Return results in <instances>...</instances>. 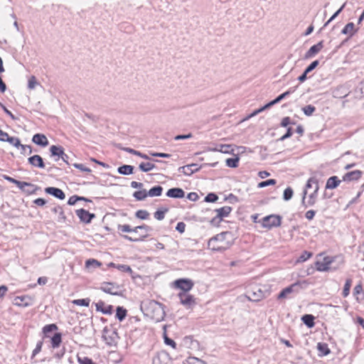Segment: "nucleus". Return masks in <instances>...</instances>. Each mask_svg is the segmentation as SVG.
Returning <instances> with one entry per match:
<instances>
[{"label":"nucleus","mask_w":364,"mask_h":364,"mask_svg":"<svg viewBox=\"0 0 364 364\" xmlns=\"http://www.w3.org/2000/svg\"><path fill=\"white\" fill-rule=\"evenodd\" d=\"M192 134H181V135H177L174 137V139L176 141H178V140H181V139H191L192 138Z\"/></svg>","instance_id":"nucleus-60"},{"label":"nucleus","mask_w":364,"mask_h":364,"mask_svg":"<svg viewBox=\"0 0 364 364\" xmlns=\"http://www.w3.org/2000/svg\"><path fill=\"white\" fill-rule=\"evenodd\" d=\"M335 258L329 256H323L320 255L316 262V268L319 272H326L328 270L336 269V267H331V264Z\"/></svg>","instance_id":"nucleus-4"},{"label":"nucleus","mask_w":364,"mask_h":364,"mask_svg":"<svg viewBox=\"0 0 364 364\" xmlns=\"http://www.w3.org/2000/svg\"><path fill=\"white\" fill-rule=\"evenodd\" d=\"M45 191L46 193L50 194L60 200H63L65 198L64 192L58 188L48 187L45 189Z\"/></svg>","instance_id":"nucleus-18"},{"label":"nucleus","mask_w":364,"mask_h":364,"mask_svg":"<svg viewBox=\"0 0 364 364\" xmlns=\"http://www.w3.org/2000/svg\"><path fill=\"white\" fill-rule=\"evenodd\" d=\"M150 228L145 225L135 227L134 228H132L129 225H119L118 230H121L124 232H136V230H144L146 232L148 231Z\"/></svg>","instance_id":"nucleus-14"},{"label":"nucleus","mask_w":364,"mask_h":364,"mask_svg":"<svg viewBox=\"0 0 364 364\" xmlns=\"http://www.w3.org/2000/svg\"><path fill=\"white\" fill-rule=\"evenodd\" d=\"M362 176V171L359 170H355L353 171H350L346 173L343 176V181H358Z\"/></svg>","instance_id":"nucleus-19"},{"label":"nucleus","mask_w":364,"mask_h":364,"mask_svg":"<svg viewBox=\"0 0 364 364\" xmlns=\"http://www.w3.org/2000/svg\"><path fill=\"white\" fill-rule=\"evenodd\" d=\"M316 107L313 105H307L302 108V111L304 112V114L306 116H311L313 114V113L315 112Z\"/></svg>","instance_id":"nucleus-45"},{"label":"nucleus","mask_w":364,"mask_h":364,"mask_svg":"<svg viewBox=\"0 0 364 364\" xmlns=\"http://www.w3.org/2000/svg\"><path fill=\"white\" fill-rule=\"evenodd\" d=\"M100 289L107 294L118 295L119 287L112 283H104L102 284Z\"/></svg>","instance_id":"nucleus-12"},{"label":"nucleus","mask_w":364,"mask_h":364,"mask_svg":"<svg viewBox=\"0 0 364 364\" xmlns=\"http://www.w3.org/2000/svg\"><path fill=\"white\" fill-rule=\"evenodd\" d=\"M187 198L191 201H196L198 199V196L196 193L191 192L188 194Z\"/></svg>","instance_id":"nucleus-63"},{"label":"nucleus","mask_w":364,"mask_h":364,"mask_svg":"<svg viewBox=\"0 0 364 364\" xmlns=\"http://www.w3.org/2000/svg\"><path fill=\"white\" fill-rule=\"evenodd\" d=\"M293 196V190L291 188H287L283 194V198L284 200H290Z\"/></svg>","instance_id":"nucleus-50"},{"label":"nucleus","mask_w":364,"mask_h":364,"mask_svg":"<svg viewBox=\"0 0 364 364\" xmlns=\"http://www.w3.org/2000/svg\"><path fill=\"white\" fill-rule=\"evenodd\" d=\"M13 304L21 307H27L33 305V299L29 296H19L14 299Z\"/></svg>","instance_id":"nucleus-10"},{"label":"nucleus","mask_w":364,"mask_h":364,"mask_svg":"<svg viewBox=\"0 0 364 364\" xmlns=\"http://www.w3.org/2000/svg\"><path fill=\"white\" fill-rule=\"evenodd\" d=\"M126 316H127V310L124 309L123 307L118 306L117 308L116 317L119 321H122L125 318Z\"/></svg>","instance_id":"nucleus-39"},{"label":"nucleus","mask_w":364,"mask_h":364,"mask_svg":"<svg viewBox=\"0 0 364 364\" xmlns=\"http://www.w3.org/2000/svg\"><path fill=\"white\" fill-rule=\"evenodd\" d=\"M80 196H73L68 199V204L73 205L77 203V201L80 200Z\"/></svg>","instance_id":"nucleus-59"},{"label":"nucleus","mask_w":364,"mask_h":364,"mask_svg":"<svg viewBox=\"0 0 364 364\" xmlns=\"http://www.w3.org/2000/svg\"><path fill=\"white\" fill-rule=\"evenodd\" d=\"M56 330H58V326L55 323L46 325L42 330L43 338H50V333Z\"/></svg>","instance_id":"nucleus-30"},{"label":"nucleus","mask_w":364,"mask_h":364,"mask_svg":"<svg viewBox=\"0 0 364 364\" xmlns=\"http://www.w3.org/2000/svg\"><path fill=\"white\" fill-rule=\"evenodd\" d=\"M6 179L8 181L15 183L21 190H26L25 189L26 186L30 187L31 190H26L28 193H31L35 190L34 185H33L31 183H27V182H23V181H17V180H16L14 178H10V177H7Z\"/></svg>","instance_id":"nucleus-16"},{"label":"nucleus","mask_w":364,"mask_h":364,"mask_svg":"<svg viewBox=\"0 0 364 364\" xmlns=\"http://www.w3.org/2000/svg\"><path fill=\"white\" fill-rule=\"evenodd\" d=\"M317 349L319 351V355L323 356L327 355L330 353V349L328 344L325 343H318L317 344Z\"/></svg>","instance_id":"nucleus-32"},{"label":"nucleus","mask_w":364,"mask_h":364,"mask_svg":"<svg viewBox=\"0 0 364 364\" xmlns=\"http://www.w3.org/2000/svg\"><path fill=\"white\" fill-rule=\"evenodd\" d=\"M52 211L57 214L58 215V222L60 223H64L66 220V217L64 214V211L63 210V208L60 207V206H56V207H54L53 209H52Z\"/></svg>","instance_id":"nucleus-26"},{"label":"nucleus","mask_w":364,"mask_h":364,"mask_svg":"<svg viewBox=\"0 0 364 364\" xmlns=\"http://www.w3.org/2000/svg\"><path fill=\"white\" fill-rule=\"evenodd\" d=\"M199 168L196 164H192L186 166L179 167L178 171L186 176H191L193 173L198 171Z\"/></svg>","instance_id":"nucleus-17"},{"label":"nucleus","mask_w":364,"mask_h":364,"mask_svg":"<svg viewBox=\"0 0 364 364\" xmlns=\"http://www.w3.org/2000/svg\"><path fill=\"white\" fill-rule=\"evenodd\" d=\"M178 296L181 304L187 309L193 308L196 304L195 297L188 293L181 291L178 293Z\"/></svg>","instance_id":"nucleus-8"},{"label":"nucleus","mask_w":364,"mask_h":364,"mask_svg":"<svg viewBox=\"0 0 364 364\" xmlns=\"http://www.w3.org/2000/svg\"><path fill=\"white\" fill-rule=\"evenodd\" d=\"M86 267H90V266H94V267H100L101 265V263L100 262H98L97 260L95 259H87L86 261Z\"/></svg>","instance_id":"nucleus-55"},{"label":"nucleus","mask_w":364,"mask_h":364,"mask_svg":"<svg viewBox=\"0 0 364 364\" xmlns=\"http://www.w3.org/2000/svg\"><path fill=\"white\" fill-rule=\"evenodd\" d=\"M76 215L80 220L85 223H90L92 218L95 217V214L89 213L85 209H79L76 210Z\"/></svg>","instance_id":"nucleus-11"},{"label":"nucleus","mask_w":364,"mask_h":364,"mask_svg":"<svg viewBox=\"0 0 364 364\" xmlns=\"http://www.w3.org/2000/svg\"><path fill=\"white\" fill-rule=\"evenodd\" d=\"M141 310L146 315L159 322L164 319L166 314L163 305L154 300L144 301L141 304Z\"/></svg>","instance_id":"nucleus-2"},{"label":"nucleus","mask_w":364,"mask_h":364,"mask_svg":"<svg viewBox=\"0 0 364 364\" xmlns=\"http://www.w3.org/2000/svg\"><path fill=\"white\" fill-rule=\"evenodd\" d=\"M301 284L295 282L284 288L277 296L278 299H284L291 297V294H297L299 291Z\"/></svg>","instance_id":"nucleus-6"},{"label":"nucleus","mask_w":364,"mask_h":364,"mask_svg":"<svg viewBox=\"0 0 364 364\" xmlns=\"http://www.w3.org/2000/svg\"><path fill=\"white\" fill-rule=\"evenodd\" d=\"M73 303L77 306H88L90 304V299H75L73 301Z\"/></svg>","instance_id":"nucleus-47"},{"label":"nucleus","mask_w":364,"mask_h":364,"mask_svg":"<svg viewBox=\"0 0 364 364\" xmlns=\"http://www.w3.org/2000/svg\"><path fill=\"white\" fill-rule=\"evenodd\" d=\"M234 243V237L232 232L226 231L210 238L208 247L213 252H224L229 249Z\"/></svg>","instance_id":"nucleus-1"},{"label":"nucleus","mask_w":364,"mask_h":364,"mask_svg":"<svg viewBox=\"0 0 364 364\" xmlns=\"http://www.w3.org/2000/svg\"><path fill=\"white\" fill-rule=\"evenodd\" d=\"M341 181L338 179L337 176H331L330 177L326 182V188L327 189H334L338 186L341 183Z\"/></svg>","instance_id":"nucleus-25"},{"label":"nucleus","mask_w":364,"mask_h":364,"mask_svg":"<svg viewBox=\"0 0 364 364\" xmlns=\"http://www.w3.org/2000/svg\"><path fill=\"white\" fill-rule=\"evenodd\" d=\"M193 282L189 279H179L174 282L176 288L180 289L182 291L188 293L193 287Z\"/></svg>","instance_id":"nucleus-9"},{"label":"nucleus","mask_w":364,"mask_h":364,"mask_svg":"<svg viewBox=\"0 0 364 364\" xmlns=\"http://www.w3.org/2000/svg\"><path fill=\"white\" fill-rule=\"evenodd\" d=\"M214 151H219L225 154L231 153L233 151L231 145L220 144L213 149Z\"/></svg>","instance_id":"nucleus-31"},{"label":"nucleus","mask_w":364,"mask_h":364,"mask_svg":"<svg viewBox=\"0 0 364 364\" xmlns=\"http://www.w3.org/2000/svg\"><path fill=\"white\" fill-rule=\"evenodd\" d=\"M134 167L131 165H123L117 169L118 173L122 175H130L133 173Z\"/></svg>","instance_id":"nucleus-33"},{"label":"nucleus","mask_w":364,"mask_h":364,"mask_svg":"<svg viewBox=\"0 0 364 364\" xmlns=\"http://www.w3.org/2000/svg\"><path fill=\"white\" fill-rule=\"evenodd\" d=\"M323 48V41L318 42L317 44L312 46L309 50L305 53L304 58L309 59L318 53Z\"/></svg>","instance_id":"nucleus-13"},{"label":"nucleus","mask_w":364,"mask_h":364,"mask_svg":"<svg viewBox=\"0 0 364 364\" xmlns=\"http://www.w3.org/2000/svg\"><path fill=\"white\" fill-rule=\"evenodd\" d=\"M21 149V152L24 154H31L32 153V147L30 145H23L19 146Z\"/></svg>","instance_id":"nucleus-54"},{"label":"nucleus","mask_w":364,"mask_h":364,"mask_svg":"<svg viewBox=\"0 0 364 364\" xmlns=\"http://www.w3.org/2000/svg\"><path fill=\"white\" fill-rule=\"evenodd\" d=\"M6 141H8L11 145L14 146L15 147L19 148L20 146H21V144L20 142V140L16 137L9 136L6 139Z\"/></svg>","instance_id":"nucleus-46"},{"label":"nucleus","mask_w":364,"mask_h":364,"mask_svg":"<svg viewBox=\"0 0 364 364\" xmlns=\"http://www.w3.org/2000/svg\"><path fill=\"white\" fill-rule=\"evenodd\" d=\"M168 211V208H165L164 210H158L154 213V218L158 220H161L164 218L165 213Z\"/></svg>","instance_id":"nucleus-51"},{"label":"nucleus","mask_w":364,"mask_h":364,"mask_svg":"<svg viewBox=\"0 0 364 364\" xmlns=\"http://www.w3.org/2000/svg\"><path fill=\"white\" fill-rule=\"evenodd\" d=\"M116 337H117V333L115 331H112L110 333L107 331H104V334L102 336V338L105 343L112 346H114L117 343L116 341Z\"/></svg>","instance_id":"nucleus-20"},{"label":"nucleus","mask_w":364,"mask_h":364,"mask_svg":"<svg viewBox=\"0 0 364 364\" xmlns=\"http://www.w3.org/2000/svg\"><path fill=\"white\" fill-rule=\"evenodd\" d=\"M152 156L162 157V158H170L171 155L166 153H158V152H150Z\"/></svg>","instance_id":"nucleus-61"},{"label":"nucleus","mask_w":364,"mask_h":364,"mask_svg":"<svg viewBox=\"0 0 364 364\" xmlns=\"http://www.w3.org/2000/svg\"><path fill=\"white\" fill-rule=\"evenodd\" d=\"M163 188L161 186H156L151 188L148 192V196L155 197L160 196L162 193Z\"/></svg>","instance_id":"nucleus-34"},{"label":"nucleus","mask_w":364,"mask_h":364,"mask_svg":"<svg viewBox=\"0 0 364 364\" xmlns=\"http://www.w3.org/2000/svg\"><path fill=\"white\" fill-rule=\"evenodd\" d=\"M164 338L165 343L166 345L171 346L173 348H176V343L172 339L169 338L166 333V326H164Z\"/></svg>","instance_id":"nucleus-44"},{"label":"nucleus","mask_w":364,"mask_h":364,"mask_svg":"<svg viewBox=\"0 0 364 364\" xmlns=\"http://www.w3.org/2000/svg\"><path fill=\"white\" fill-rule=\"evenodd\" d=\"M276 184V180L274 179H269L264 181H262L258 184L259 188H264L268 186H273Z\"/></svg>","instance_id":"nucleus-52"},{"label":"nucleus","mask_w":364,"mask_h":364,"mask_svg":"<svg viewBox=\"0 0 364 364\" xmlns=\"http://www.w3.org/2000/svg\"><path fill=\"white\" fill-rule=\"evenodd\" d=\"M50 151L51 153V156H56L60 158H68V155L65 154L64 150L61 146L53 145L50 147Z\"/></svg>","instance_id":"nucleus-23"},{"label":"nucleus","mask_w":364,"mask_h":364,"mask_svg":"<svg viewBox=\"0 0 364 364\" xmlns=\"http://www.w3.org/2000/svg\"><path fill=\"white\" fill-rule=\"evenodd\" d=\"M269 294L267 290L263 289L260 286L251 287L246 292V296L250 301H258Z\"/></svg>","instance_id":"nucleus-3"},{"label":"nucleus","mask_w":364,"mask_h":364,"mask_svg":"<svg viewBox=\"0 0 364 364\" xmlns=\"http://www.w3.org/2000/svg\"><path fill=\"white\" fill-rule=\"evenodd\" d=\"M218 199V197L216 194L215 193H208L205 198V201L206 202H215Z\"/></svg>","instance_id":"nucleus-53"},{"label":"nucleus","mask_w":364,"mask_h":364,"mask_svg":"<svg viewBox=\"0 0 364 364\" xmlns=\"http://www.w3.org/2000/svg\"><path fill=\"white\" fill-rule=\"evenodd\" d=\"M350 287H351V280L350 279H347L346 283H345V285H344V287H343V296L344 297H346L347 296H348L349 292H350Z\"/></svg>","instance_id":"nucleus-49"},{"label":"nucleus","mask_w":364,"mask_h":364,"mask_svg":"<svg viewBox=\"0 0 364 364\" xmlns=\"http://www.w3.org/2000/svg\"><path fill=\"white\" fill-rule=\"evenodd\" d=\"M313 184L314 185V188H315L316 187V184H318V183L317 181L315 178H309L308 180L307 183L306 185V188H310L312 186Z\"/></svg>","instance_id":"nucleus-62"},{"label":"nucleus","mask_w":364,"mask_h":364,"mask_svg":"<svg viewBox=\"0 0 364 364\" xmlns=\"http://www.w3.org/2000/svg\"><path fill=\"white\" fill-rule=\"evenodd\" d=\"M301 320L309 328H312L314 326V316L311 314L303 316Z\"/></svg>","instance_id":"nucleus-35"},{"label":"nucleus","mask_w":364,"mask_h":364,"mask_svg":"<svg viewBox=\"0 0 364 364\" xmlns=\"http://www.w3.org/2000/svg\"><path fill=\"white\" fill-rule=\"evenodd\" d=\"M76 168L80 169L82 171L90 173L91 170L89 168L85 167L82 164H74L73 165Z\"/></svg>","instance_id":"nucleus-58"},{"label":"nucleus","mask_w":364,"mask_h":364,"mask_svg":"<svg viewBox=\"0 0 364 364\" xmlns=\"http://www.w3.org/2000/svg\"><path fill=\"white\" fill-rule=\"evenodd\" d=\"M318 60H314L313 61L306 69V73H309L313 70H314L318 65Z\"/></svg>","instance_id":"nucleus-56"},{"label":"nucleus","mask_w":364,"mask_h":364,"mask_svg":"<svg viewBox=\"0 0 364 364\" xmlns=\"http://www.w3.org/2000/svg\"><path fill=\"white\" fill-rule=\"evenodd\" d=\"M318 191V184H316V187L314 188L313 193H311L309 196V199L307 200V204L305 205L306 207L312 206L315 204L316 200Z\"/></svg>","instance_id":"nucleus-29"},{"label":"nucleus","mask_w":364,"mask_h":364,"mask_svg":"<svg viewBox=\"0 0 364 364\" xmlns=\"http://www.w3.org/2000/svg\"><path fill=\"white\" fill-rule=\"evenodd\" d=\"M51 341V346L53 348H58L62 343V335L60 333H55L53 336L50 337Z\"/></svg>","instance_id":"nucleus-28"},{"label":"nucleus","mask_w":364,"mask_h":364,"mask_svg":"<svg viewBox=\"0 0 364 364\" xmlns=\"http://www.w3.org/2000/svg\"><path fill=\"white\" fill-rule=\"evenodd\" d=\"M216 215L210 220V224L213 226H218L223 218L228 217L232 211L230 206H224L223 208L216 209Z\"/></svg>","instance_id":"nucleus-5"},{"label":"nucleus","mask_w":364,"mask_h":364,"mask_svg":"<svg viewBox=\"0 0 364 364\" xmlns=\"http://www.w3.org/2000/svg\"><path fill=\"white\" fill-rule=\"evenodd\" d=\"M294 91H295V87L289 89L287 92L281 94L277 98H275L274 100V102H275V104L279 102L282 100H283L284 98H285L287 96L289 95L291 93L294 92Z\"/></svg>","instance_id":"nucleus-42"},{"label":"nucleus","mask_w":364,"mask_h":364,"mask_svg":"<svg viewBox=\"0 0 364 364\" xmlns=\"http://www.w3.org/2000/svg\"><path fill=\"white\" fill-rule=\"evenodd\" d=\"M96 310L101 311L104 314H111L112 312V306L111 305L105 306V303L102 301L95 304Z\"/></svg>","instance_id":"nucleus-24"},{"label":"nucleus","mask_w":364,"mask_h":364,"mask_svg":"<svg viewBox=\"0 0 364 364\" xmlns=\"http://www.w3.org/2000/svg\"><path fill=\"white\" fill-rule=\"evenodd\" d=\"M139 168L141 171L144 172H148L149 171L153 170L155 168V166L153 164L151 163H141L139 164Z\"/></svg>","instance_id":"nucleus-40"},{"label":"nucleus","mask_w":364,"mask_h":364,"mask_svg":"<svg viewBox=\"0 0 364 364\" xmlns=\"http://www.w3.org/2000/svg\"><path fill=\"white\" fill-rule=\"evenodd\" d=\"M38 85H40V83L36 77L34 75L31 76L28 80V88L31 90H34Z\"/></svg>","instance_id":"nucleus-36"},{"label":"nucleus","mask_w":364,"mask_h":364,"mask_svg":"<svg viewBox=\"0 0 364 364\" xmlns=\"http://www.w3.org/2000/svg\"><path fill=\"white\" fill-rule=\"evenodd\" d=\"M185 364H205V363L198 358L189 357L186 360Z\"/></svg>","instance_id":"nucleus-43"},{"label":"nucleus","mask_w":364,"mask_h":364,"mask_svg":"<svg viewBox=\"0 0 364 364\" xmlns=\"http://www.w3.org/2000/svg\"><path fill=\"white\" fill-rule=\"evenodd\" d=\"M166 196L173 198H182L185 196V192L180 188H172L166 192Z\"/></svg>","instance_id":"nucleus-21"},{"label":"nucleus","mask_w":364,"mask_h":364,"mask_svg":"<svg viewBox=\"0 0 364 364\" xmlns=\"http://www.w3.org/2000/svg\"><path fill=\"white\" fill-rule=\"evenodd\" d=\"M135 215L136 218H138L139 219L146 220L148 218L149 213L146 210H139L136 212Z\"/></svg>","instance_id":"nucleus-48"},{"label":"nucleus","mask_w":364,"mask_h":364,"mask_svg":"<svg viewBox=\"0 0 364 364\" xmlns=\"http://www.w3.org/2000/svg\"><path fill=\"white\" fill-rule=\"evenodd\" d=\"M28 163L33 167L44 168L45 163L42 157L39 155H34L28 159Z\"/></svg>","instance_id":"nucleus-15"},{"label":"nucleus","mask_w":364,"mask_h":364,"mask_svg":"<svg viewBox=\"0 0 364 364\" xmlns=\"http://www.w3.org/2000/svg\"><path fill=\"white\" fill-rule=\"evenodd\" d=\"M282 218L277 215H270L263 218L262 226L264 228L271 229L274 227H279L281 225Z\"/></svg>","instance_id":"nucleus-7"},{"label":"nucleus","mask_w":364,"mask_h":364,"mask_svg":"<svg viewBox=\"0 0 364 364\" xmlns=\"http://www.w3.org/2000/svg\"><path fill=\"white\" fill-rule=\"evenodd\" d=\"M32 141L37 145L46 146L48 144L47 137L43 134H36L32 138Z\"/></svg>","instance_id":"nucleus-22"},{"label":"nucleus","mask_w":364,"mask_h":364,"mask_svg":"<svg viewBox=\"0 0 364 364\" xmlns=\"http://www.w3.org/2000/svg\"><path fill=\"white\" fill-rule=\"evenodd\" d=\"M43 344V341H40L36 343V348L33 351V356H35L36 355H37L38 353L41 352V350L42 349Z\"/></svg>","instance_id":"nucleus-57"},{"label":"nucleus","mask_w":364,"mask_h":364,"mask_svg":"<svg viewBox=\"0 0 364 364\" xmlns=\"http://www.w3.org/2000/svg\"><path fill=\"white\" fill-rule=\"evenodd\" d=\"M133 196L137 200H143L148 196V193L146 190H141V191H135L133 194Z\"/></svg>","instance_id":"nucleus-37"},{"label":"nucleus","mask_w":364,"mask_h":364,"mask_svg":"<svg viewBox=\"0 0 364 364\" xmlns=\"http://www.w3.org/2000/svg\"><path fill=\"white\" fill-rule=\"evenodd\" d=\"M311 257V253L304 252L299 257V261L304 262Z\"/></svg>","instance_id":"nucleus-64"},{"label":"nucleus","mask_w":364,"mask_h":364,"mask_svg":"<svg viewBox=\"0 0 364 364\" xmlns=\"http://www.w3.org/2000/svg\"><path fill=\"white\" fill-rule=\"evenodd\" d=\"M356 31L357 30L355 29L354 23L350 22L345 26V27L341 31V33L344 35H348L349 37H352Z\"/></svg>","instance_id":"nucleus-27"},{"label":"nucleus","mask_w":364,"mask_h":364,"mask_svg":"<svg viewBox=\"0 0 364 364\" xmlns=\"http://www.w3.org/2000/svg\"><path fill=\"white\" fill-rule=\"evenodd\" d=\"M111 265L116 267L117 269H119L122 272H127L130 274H132L133 272L132 268L129 266L126 265V264H115L114 263H111Z\"/></svg>","instance_id":"nucleus-41"},{"label":"nucleus","mask_w":364,"mask_h":364,"mask_svg":"<svg viewBox=\"0 0 364 364\" xmlns=\"http://www.w3.org/2000/svg\"><path fill=\"white\" fill-rule=\"evenodd\" d=\"M239 160L240 159L238 156L235 158H229L226 159L225 163L228 167L236 168L238 166Z\"/></svg>","instance_id":"nucleus-38"}]
</instances>
